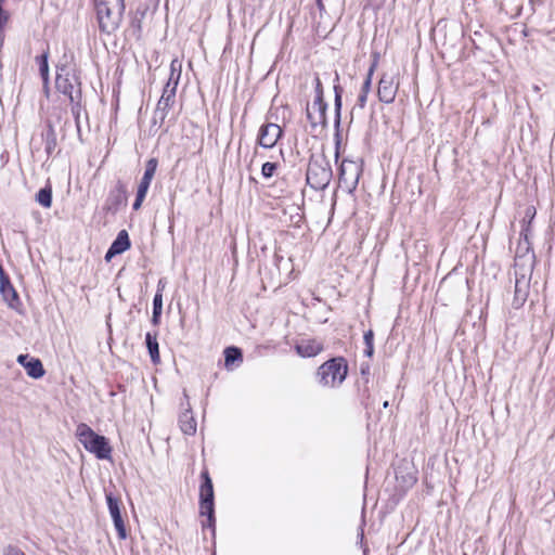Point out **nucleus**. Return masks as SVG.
I'll return each instance as SVG.
<instances>
[{"mask_svg": "<svg viewBox=\"0 0 555 555\" xmlns=\"http://www.w3.org/2000/svg\"><path fill=\"white\" fill-rule=\"evenodd\" d=\"M55 87L57 91L69 98L72 112L78 118L81 111V82L76 70L67 65L57 66Z\"/></svg>", "mask_w": 555, "mask_h": 555, "instance_id": "1", "label": "nucleus"}, {"mask_svg": "<svg viewBox=\"0 0 555 555\" xmlns=\"http://www.w3.org/2000/svg\"><path fill=\"white\" fill-rule=\"evenodd\" d=\"M95 8L100 29L106 34L115 31L125 10L124 0H95Z\"/></svg>", "mask_w": 555, "mask_h": 555, "instance_id": "2", "label": "nucleus"}, {"mask_svg": "<svg viewBox=\"0 0 555 555\" xmlns=\"http://www.w3.org/2000/svg\"><path fill=\"white\" fill-rule=\"evenodd\" d=\"M76 436L85 449L93 453L100 460L111 457L112 449L104 436L98 435L85 423L77 426Z\"/></svg>", "mask_w": 555, "mask_h": 555, "instance_id": "3", "label": "nucleus"}, {"mask_svg": "<svg viewBox=\"0 0 555 555\" xmlns=\"http://www.w3.org/2000/svg\"><path fill=\"white\" fill-rule=\"evenodd\" d=\"M306 179L313 190H323L330 184L332 168L324 155H312L310 157Z\"/></svg>", "mask_w": 555, "mask_h": 555, "instance_id": "4", "label": "nucleus"}, {"mask_svg": "<svg viewBox=\"0 0 555 555\" xmlns=\"http://www.w3.org/2000/svg\"><path fill=\"white\" fill-rule=\"evenodd\" d=\"M347 373L346 360L343 357H337L324 362L318 369L317 378L320 385L334 388L346 379Z\"/></svg>", "mask_w": 555, "mask_h": 555, "instance_id": "5", "label": "nucleus"}, {"mask_svg": "<svg viewBox=\"0 0 555 555\" xmlns=\"http://www.w3.org/2000/svg\"><path fill=\"white\" fill-rule=\"evenodd\" d=\"M199 505L201 515L207 516L209 527L215 525V508H214V486L211 478L207 470L202 473V485L199 488Z\"/></svg>", "mask_w": 555, "mask_h": 555, "instance_id": "6", "label": "nucleus"}, {"mask_svg": "<svg viewBox=\"0 0 555 555\" xmlns=\"http://www.w3.org/2000/svg\"><path fill=\"white\" fill-rule=\"evenodd\" d=\"M360 165L350 159H344L339 167V185L348 193L353 192L359 183Z\"/></svg>", "mask_w": 555, "mask_h": 555, "instance_id": "7", "label": "nucleus"}, {"mask_svg": "<svg viewBox=\"0 0 555 555\" xmlns=\"http://www.w3.org/2000/svg\"><path fill=\"white\" fill-rule=\"evenodd\" d=\"M175 86L166 85L154 111L153 124L162 126L176 103Z\"/></svg>", "mask_w": 555, "mask_h": 555, "instance_id": "8", "label": "nucleus"}, {"mask_svg": "<svg viewBox=\"0 0 555 555\" xmlns=\"http://www.w3.org/2000/svg\"><path fill=\"white\" fill-rule=\"evenodd\" d=\"M157 164L158 162L156 158H151L146 162L144 175L139 183L137 197L133 203L134 210H139L142 206V203L147 194L150 184L155 176Z\"/></svg>", "mask_w": 555, "mask_h": 555, "instance_id": "9", "label": "nucleus"}, {"mask_svg": "<svg viewBox=\"0 0 555 555\" xmlns=\"http://www.w3.org/2000/svg\"><path fill=\"white\" fill-rule=\"evenodd\" d=\"M282 128L273 122L264 124L259 129L258 144L264 149L273 147L281 138Z\"/></svg>", "mask_w": 555, "mask_h": 555, "instance_id": "10", "label": "nucleus"}, {"mask_svg": "<svg viewBox=\"0 0 555 555\" xmlns=\"http://www.w3.org/2000/svg\"><path fill=\"white\" fill-rule=\"evenodd\" d=\"M106 502L108 506L109 514L113 518L115 529L117 530L118 537L121 540L127 538V530L121 517L120 512V501L115 498L112 493H106Z\"/></svg>", "mask_w": 555, "mask_h": 555, "instance_id": "11", "label": "nucleus"}, {"mask_svg": "<svg viewBox=\"0 0 555 555\" xmlns=\"http://www.w3.org/2000/svg\"><path fill=\"white\" fill-rule=\"evenodd\" d=\"M326 107L327 105L323 100V93L317 94L312 106L307 107V118L312 127H317L319 125L324 126L326 124Z\"/></svg>", "mask_w": 555, "mask_h": 555, "instance_id": "12", "label": "nucleus"}, {"mask_svg": "<svg viewBox=\"0 0 555 555\" xmlns=\"http://www.w3.org/2000/svg\"><path fill=\"white\" fill-rule=\"evenodd\" d=\"M399 82L392 75L384 74L378 83V98L382 102L390 104L395 101Z\"/></svg>", "mask_w": 555, "mask_h": 555, "instance_id": "13", "label": "nucleus"}, {"mask_svg": "<svg viewBox=\"0 0 555 555\" xmlns=\"http://www.w3.org/2000/svg\"><path fill=\"white\" fill-rule=\"evenodd\" d=\"M127 204V189L124 183L120 181L117 185L109 192L107 199L105 202L104 209L115 214L121 206Z\"/></svg>", "mask_w": 555, "mask_h": 555, "instance_id": "14", "label": "nucleus"}, {"mask_svg": "<svg viewBox=\"0 0 555 555\" xmlns=\"http://www.w3.org/2000/svg\"><path fill=\"white\" fill-rule=\"evenodd\" d=\"M529 279L526 275H521L520 278H516L515 281V289H514V298L512 301V306L515 309H519L526 302L529 295Z\"/></svg>", "mask_w": 555, "mask_h": 555, "instance_id": "15", "label": "nucleus"}, {"mask_svg": "<svg viewBox=\"0 0 555 555\" xmlns=\"http://www.w3.org/2000/svg\"><path fill=\"white\" fill-rule=\"evenodd\" d=\"M130 240L126 230H121L106 251L105 260L109 261L116 255L122 254L130 248Z\"/></svg>", "mask_w": 555, "mask_h": 555, "instance_id": "16", "label": "nucleus"}, {"mask_svg": "<svg viewBox=\"0 0 555 555\" xmlns=\"http://www.w3.org/2000/svg\"><path fill=\"white\" fill-rule=\"evenodd\" d=\"M323 344L317 339H301L296 344L295 349L300 357H315L323 350Z\"/></svg>", "mask_w": 555, "mask_h": 555, "instance_id": "17", "label": "nucleus"}, {"mask_svg": "<svg viewBox=\"0 0 555 555\" xmlns=\"http://www.w3.org/2000/svg\"><path fill=\"white\" fill-rule=\"evenodd\" d=\"M181 405L184 409V411L179 416L180 428L185 435L192 436L196 433V428H197L196 421L193 416L189 401H186L185 406L183 403Z\"/></svg>", "mask_w": 555, "mask_h": 555, "instance_id": "18", "label": "nucleus"}, {"mask_svg": "<svg viewBox=\"0 0 555 555\" xmlns=\"http://www.w3.org/2000/svg\"><path fill=\"white\" fill-rule=\"evenodd\" d=\"M43 142H44V151L48 155H52L56 149V133L53 125L49 121L47 124L46 131L42 133Z\"/></svg>", "mask_w": 555, "mask_h": 555, "instance_id": "19", "label": "nucleus"}, {"mask_svg": "<svg viewBox=\"0 0 555 555\" xmlns=\"http://www.w3.org/2000/svg\"><path fill=\"white\" fill-rule=\"evenodd\" d=\"M0 293L5 300L14 299L17 294L3 271H0Z\"/></svg>", "mask_w": 555, "mask_h": 555, "instance_id": "20", "label": "nucleus"}, {"mask_svg": "<svg viewBox=\"0 0 555 555\" xmlns=\"http://www.w3.org/2000/svg\"><path fill=\"white\" fill-rule=\"evenodd\" d=\"M146 347L153 363H157L159 361V350L157 343V335L152 333H146L145 335Z\"/></svg>", "mask_w": 555, "mask_h": 555, "instance_id": "21", "label": "nucleus"}, {"mask_svg": "<svg viewBox=\"0 0 555 555\" xmlns=\"http://www.w3.org/2000/svg\"><path fill=\"white\" fill-rule=\"evenodd\" d=\"M25 370L28 376L33 378H40L44 375V369L39 359L30 358L25 364Z\"/></svg>", "mask_w": 555, "mask_h": 555, "instance_id": "22", "label": "nucleus"}, {"mask_svg": "<svg viewBox=\"0 0 555 555\" xmlns=\"http://www.w3.org/2000/svg\"><path fill=\"white\" fill-rule=\"evenodd\" d=\"M182 64L178 59H175L170 63V75L166 85L175 86V90L177 91V87L181 76Z\"/></svg>", "mask_w": 555, "mask_h": 555, "instance_id": "23", "label": "nucleus"}, {"mask_svg": "<svg viewBox=\"0 0 555 555\" xmlns=\"http://www.w3.org/2000/svg\"><path fill=\"white\" fill-rule=\"evenodd\" d=\"M49 52L44 51L41 55L36 57V61L39 65V73L43 80L44 86L48 85L49 81V64H48Z\"/></svg>", "mask_w": 555, "mask_h": 555, "instance_id": "24", "label": "nucleus"}, {"mask_svg": "<svg viewBox=\"0 0 555 555\" xmlns=\"http://www.w3.org/2000/svg\"><path fill=\"white\" fill-rule=\"evenodd\" d=\"M36 201L39 205L44 208H50L52 205V189L50 185H47L39 190L36 194Z\"/></svg>", "mask_w": 555, "mask_h": 555, "instance_id": "25", "label": "nucleus"}, {"mask_svg": "<svg viewBox=\"0 0 555 555\" xmlns=\"http://www.w3.org/2000/svg\"><path fill=\"white\" fill-rule=\"evenodd\" d=\"M242 360V351L237 347H227L224 349V364L225 366H230L235 361Z\"/></svg>", "mask_w": 555, "mask_h": 555, "instance_id": "26", "label": "nucleus"}, {"mask_svg": "<svg viewBox=\"0 0 555 555\" xmlns=\"http://www.w3.org/2000/svg\"><path fill=\"white\" fill-rule=\"evenodd\" d=\"M363 339H364V344H365L364 353L366 357L371 358L374 353V345H373L374 333H373V331L369 330L367 332H365Z\"/></svg>", "mask_w": 555, "mask_h": 555, "instance_id": "27", "label": "nucleus"}, {"mask_svg": "<svg viewBox=\"0 0 555 555\" xmlns=\"http://www.w3.org/2000/svg\"><path fill=\"white\" fill-rule=\"evenodd\" d=\"M278 169L276 163L267 162L261 167V175L263 178L269 179L272 178Z\"/></svg>", "mask_w": 555, "mask_h": 555, "instance_id": "28", "label": "nucleus"}, {"mask_svg": "<svg viewBox=\"0 0 555 555\" xmlns=\"http://www.w3.org/2000/svg\"><path fill=\"white\" fill-rule=\"evenodd\" d=\"M160 283L162 282L159 281L158 289L153 299V312H156V313H162V311H163V295H162V289L159 288Z\"/></svg>", "mask_w": 555, "mask_h": 555, "instance_id": "29", "label": "nucleus"}, {"mask_svg": "<svg viewBox=\"0 0 555 555\" xmlns=\"http://www.w3.org/2000/svg\"><path fill=\"white\" fill-rule=\"evenodd\" d=\"M335 90V112H336V124H339L340 107H341V88L339 86L334 87Z\"/></svg>", "mask_w": 555, "mask_h": 555, "instance_id": "30", "label": "nucleus"}, {"mask_svg": "<svg viewBox=\"0 0 555 555\" xmlns=\"http://www.w3.org/2000/svg\"><path fill=\"white\" fill-rule=\"evenodd\" d=\"M3 554L4 555H25V553L20 547L15 546V545H8L4 548Z\"/></svg>", "mask_w": 555, "mask_h": 555, "instance_id": "31", "label": "nucleus"}, {"mask_svg": "<svg viewBox=\"0 0 555 555\" xmlns=\"http://www.w3.org/2000/svg\"><path fill=\"white\" fill-rule=\"evenodd\" d=\"M373 72H374V65L371 66L370 70L367 73L366 79L363 82L362 92H364V93H367L370 90Z\"/></svg>", "mask_w": 555, "mask_h": 555, "instance_id": "32", "label": "nucleus"}, {"mask_svg": "<svg viewBox=\"0 0 555 555\" xmlns=\"http://www.w3.org/2000/svg\"><path fill=\"white\" fill-rule=\"evenodd\" d=\"M9 13L3 10L2 5H0V30L5 26L9 21Z\"/></svg>", "mask_w": 555, "mask_h": 555, "instance_id": "33", "label": "nucleus"}, {"mask_svg": "<svg viewBox=\"0 0 555 555\" xmlns=\"http://www.w3.org/2000/svg\"><path fill=\"white\" fill-rule=\"evenodd\" d=\"M401 478L406 487H411L416 482V477L413 474H408L406 477L402 476Z\"/></svg>", "mask_w": 555, "mask_h": 555, "instance_id": "34", "label": "nucleus"}, {"mask_svg": "<svg viewBox=\"0 0 555 555\" xmlns=\"http://www.w3.org/2000/svg\"><path fill=\"white\" fill-rule=\"evenodd\" d=\"M29 359L30 358L28 354H20L17 358V361L20 364H22L25 367V364L27 363V361H29Z\"/></svg>", "mask_w": 555, "mask_h": 555, "instance_id": "35", "label": "nucleus"}, {"mask_svg": "<svg viewBox=\"0 0 555 555\" xmlns=\"http://www.w3.org/2000/svg\"><path fill=\"white\" fill-rule=\"evenodd\" d=\"M315 91L317 94L323 93V86L319 77L315 78Z\"/></svg>", "mask_w": 555, "mask_h": 555, "instance_id": "36", "label": "nucleus"}, {"mask_svg": "<svg viewBox=\"0 0 555 555\" xmlns=\"http://www.w3.org/2000/svg\"><path fill=\"white\" fill-rule=\"evenodd\" d=\"M160 315H162V313L153 312V315H152V323H153L154 325H158V324H159Z\"/></svg>", "mask_w": 555, "mask_h": 555, "instance_id": "37", "label": "nucleus"}, {"mask_svg": "<svg viewBox=\"0 0 555 555\" xmlns=\"http://www.w3.org/2000/svg\"><path fill=\"white\" fill-rule=\"evenodd\" d=\"M367 93L361 92V94L358 98V101L360 102V105L363 106L366 101Z\"/></svg>", "mask_w": 555, "mask_h": 555, "instance_id": "38", "label": "nucleus"}, {"mask_svg": "<svg viewBox=\"0 0 555 555\" xmlns=\"http://www.w3.org/2000/svg\"><path fill=\"white\" fill-rule=\"evenodd\" d=\"M317 7L320 10V12L325 11V7H324V3H323V0H317Z\"/></svg>", "mask_w": 555, "mask_h": 555, "instance_id": "39", "label": "nucleus"}, {"mask_svg": "<svg viewBox=\"0 0 555 555\" xmlns=\"http://www.w3.org/2000/svg\"><path fill=\"white\" fill-rule=\"evenodd\" d=\"M312 118H318V111L312 109Z\"/></svg>", "mask_w": 555, "mask_h": 555, "instance_id": "40", "label": "nucleus"}, {"mask_svg": "<svg viewBox=\"0 0 555 555\" xmlns=\"http://www.w3.org/2000/svg\"><path fill=\"white\" fill-rule=\"evenodd\" d=\"M367 370H369V365H366L365 367H364V366H362V367H361V371H362V373H363V374H364Z\"/></svg>", "mask_w": 555, "mask_h": 555, "instance_id": "41", "label": "nucleus"}, {"mask_svg": "<svg viewBox=\"0 0 555 555\" xmlns=\"http://www.w3.org/2000/svg\"><path fill=\"white\" fill-rule=\"evenodd\" d=\"M75 118H76V121H77V128H80V125H78V122H79V121H78L79 117L77 118V117L75 116Z\"/></svg>", "mask_w": 555, "mask_h": 555, "instance_id": "42", "label": "nucleus"}, {"mask_svg": "<svg viewBox=\"0 0 555 555\" xmlns=\"http://www.w3.org/2000/svg\"><path fill=\"white\" fill-rule=\"evenodd\" d=\"M384 408H387L388 406V401H385L384 404H383Z\"/></svg>", "mask_w": 555, "mask_h": 555, "instance_id": "43", "label": "nucleus"}, {"mask_svg": "<svg viewBox=\"0 0 555 555\" xmlns=\"http://www.w3.org/2000/svg\"><path fill=\"white\" fill-rule=\"evenodd\" d=\"M396 479H397V480H399V479H400L399 473H396Z\"/></svg>", "mask_w": 555, "mask_h": 555, "instance_id": "44", "label": "nucleus"}, {"mask_svg": "<svg viewBox=\"0 0 555 555\" xmlns=\"http://www.w3.org/2000/svg\"><path fill=\"white\" fill-rule=\"evenodd\" d=\"M4 1H5V0H0V5H2Z\"/></svg>", "mask_w": 555, "mask_h": 555, "instance_id": "45", "label": "nucleus"}, {"mask_svg": "<svg viewBox=\"0 0 555 555\" xmlns=\"http://www.w3.org/2000/svg\"><path fill=\"white\" fill-rule=\"evenodd\" d=\"M0 271H3L1 267H0Z\"/></svg>", "mask_w": 555, "mask_h": 555, "instance_id": "46", "label": "nucleus"}]
</instances>
